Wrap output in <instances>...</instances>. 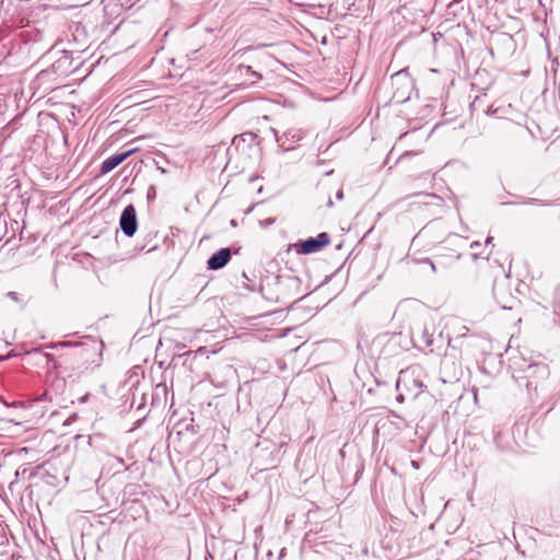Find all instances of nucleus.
I'll list each match as a JSON object with an SVG mask.
<instances>
[{
  "label": "nucleus",
  "instance_id": "f257e3e1",
  "mask_svg": "<svg viewBox=\"0 0 560 560\" xmlns=\"http://www.w3.org/2000/svg\"><path fill=\"white\" fill-rule=\"evenodd\" d=\"M45 348H71L70 351L60 354L58 359L51 353H43L48 364V369L58 373L66 372L68 368L78 372H83L91 366H100L102 362V347L95 342L88 346H77L69 341H61L46 345Z\"/></svg>",
  "mask_w": 560,
  "mask_h": 560
},
{
  "label": "nucleus",
  "instance_id": "1a4fd4ad",
  "mask_svg": "<svg viewBox=\"0 0 560 560\" xmlns=\"http://www.w3.org/2000/svg\"><path fill=\"white\" fill-rule=\"evenodd\" d=\"M231 259V250L230 248H221L217 253H214L208 259V269L210 270H219L223 268Z\"/></svg>",
  "mask_w": 560,
  "mask_h": 560
},
{
  "label": "nucleus",
  "instance_id": "4468645a",
  "mask_svg": "<svg viewBox=\"0 0 560 560\" xmlns=\"http://www.w3.org/2000/svg\"><path fill=\"white\" fill-rule=\"evenodd\" d=\"M7 296H8L9 299H11L12 301H14V302H20L19 295H18V293H16V292H14V291H10V292H8V293H7Z\"/></svg>",
  "mask_w": 560,
  "mask_h": 560
},
{
  "label": "nucleus",
  "instance_id": "2eb2a0df",
  "mask_svg": "<svg viewBox=\"0 0 560 560\" xmlns=\"http://www.w3.org/2000/svg\"><path fill=\"white\" fill-rule=\"evenodd\" d=\"M242 141H245V139H244V135L234 137V139H233V142H232V143H233L234 145L238 147V145H240V143H241Z\"/></svg>",
  "mask_w": 560,
  "mask_h": 560
},
{
  "label": "nucleus",
  "instance_id": "6ab92c4d",
  "mask_svg": "<svg viewBox=\"0 0 560 560\" xmlns=\"http://www.w3.org/2000/svg\"><path fill=\"white\" fill-rule=\"evenodd\" d=\"M47 397V392H45L40 397L37 398V400H43Z\"/></svg>",
  "mask_w": 560,
  "mask_h": 560
},
{
  "label": "nucleus",
  "instance_id": "5701e85b",
  "mask_svg": "<svg viewBox=\"0 0 560 560\" xmlns=\"http://www.w3.org/2000/svg\"><path fill=\"white\" fill-rule=\"evenodd\" d=\"M478 245H479L478 242H475V243L471 244V247L478 246Z\"/></svg>",
  "mask_w": 560,
  "mask_h": 560
},
{
  "label": "nucleus",
  "instance_id": "f3484780",
  "mask_svg": "<svg viewBox=\"0 0 560 560\" xmlns=\"http://www.w3.org/2000/svg\"><path fill=\"white\" fill-rule=\"evenodd\" d=\"M156 166H158V170H159L162 174H166V173H167V171H166L164 167L160 166L158 163H156Z\"/></svg>",
  "mask_w": 560,
  "mask_h": 560
},
{
  "label": "nucleus",
  "instance_id": "f03ea898",
  "mask_svg": "<svg viewBox=\"0 0 560 560\" xmlns=\"http://www.w3.org/2000/svg\"><path fill=\"white\" fill-rule=\"evenodd\" d=\"M424 371L419 365L402 370L396 383L398 390H405L412 399L418 398L427 388L423 383Z\"/></svg>",
  "mask_w": 560,
  "mask_h": 560
},
{
  "label": "nucleus",
  "instance_id": "f8f14e48",
  "mask_svg": "<svg viewBox=\"0 0 560 560\" xmlns=\"http://www.w3.org/2000/svg\"><path fill=\"white\" fill-rule=\"evenodd\" d=\"M156 197V190L154 186H150L147 191V198L148 200H154Z\"/></svg>",
  "mask_w": 560,
  "mask_h": 560
},
{
  "label": "nucleus",
  "instance_id": "aec40b11",
  "mask_svg": "<svg viewBox=\"0 0 560 560\" xmlns=\"http://www.w3.org/2000/svg\"><path fill=\"white\" fill-rule=\"evenodd\" d=\"M495 112H497V109L493 110L491 107H489L487 110V114H494Z\"/></svg>",
  "mask_w": 560,
  "mask_h": 560
},
{
  "label": "nucleus",
  "instance_id": "a211bd4d",
  "mask_svg": "<svg viewBox=\"0 0 560 560\" xmlns=\"http://www.w3.org/2000/svg\"><path fill=\"white\" fill-rule=\"evenodd\" d=\"M397 400H398V401H400V402H401V401H404V394H402V393H400V394L397 396Z\"/></svg>",
  "mask_w": 560,
  "mask_h": 560
},
{
  "label": "nucleus",
  "instance_id": "9d476101",
  "mask_svg": "<svg viewBox=\"0 0 560 560\" xmlns=\"http://www.w3.org/2000/svg\"><path fill=\"white\" fill-rule=\"evenodd\" d=\"M238 70L242 74H244V75L250 74L254 78V80L250 82L252 84L261 79V74L254 71L250 66L242 65L238 67Z\"/></svg>",
  "mask_w": 560,
  "mask_h": 560
},
{
  "label": "nucleus",
  "instance_id": "412c9836",
  "mask_svg": "<svg viewBox=\"0 0 560 560\" xmlns=\"http://www.w3.org/2000/svg\"><path fill=\"white\" fill-rule=\"evenodd\" d=\"M342 197H343L342 191H341V190H340V191H338V192H337V198H338V199H342Z\"/></svg>",
  "mask_w": 560,
  "mask_h": 560
},
{
  "label": "nucleus",
  "instance_id": "423d86ee",
  "mask_svg": "<svg viewBox=\"0 0 560 560\" xmlns=\"http://www.w3.org/2000/svg\"><path fill=\"white\" fill-rule=\"evenodd\" d=\"M120 229L126 236H132L138 228L137 212L132 205H128L120 215Z\"/></svg>",
  "mask_w": 560,
  "mask_h": 560
},
{
  "label": "nucleus",
  "instance_id": "6e6552de",
  "mask_svg": "<svg viewBox=\"0 0 560 560\" xmlns=\"http://www.w3.org/2000/svg\"><path fill=\"white\" fill-rule=\"evenodd\" d=\"M135 151H136V149H131V150H128V151H125V152H121L118 154H114V155L105 159L101 164L100 173L102 175L109 173L116 166H118L120 163H122Z\"/></svg>",
  "mask_w": 560,
  "mask_h": 560
},
{
  "label": "nucleus",
  "instance_id": "39448f33",
  "mask_svg": "<svg viewBox=\"0 0 560 560\" xmlns=\"http://www.w3.org/2000/svg\"><path fill=\"white\" fill-rule=\"evenodd\" d=\"M330 236L328 233H319L316 237H310L305 241L296 243L295 250L298 254L308 255L322 250L329 245Z\"/></svg>",
  "mask_w": 560,
  "mask_h": 560
},
{
  "label": "nucleus",
  "instance_id": "0eeeda50",
  "mask_svg": "<svg viewBox=\"0 0 560 560\" xmlns=\"http://www.w3.org/2000/svg\"><path fill=\"white\" fill-rule=\"evenodd\" d=\"M303 139V131L299 128H290L282 136H276L278 147L282 151L294 149L295 144Z\"/></svg>",
  "mask_w": 560,
  "mask_h": 560
},
{
  "label": "nucleus",
  "instance_id": "7ed1b4c3",
  "mask_svg": "<svg viewBox=\"0 0 560 560\" xmlns=\"http://www.w3.org/2000/svg\"><path fill=\"white\" fill-rule=\"evenodd\" d=\"M524 373V378L526 380L525 386L530 395L532 392L538 395V392L544 393L547 389L550 371L546 363L539 362L529 364Z\"/></svg>",
  "mask_w": 560,
  "mask_h": 560
},
{
  "label": "nucleus",
  "instance_id": "4be33fe9",
  "mask_svg": "<svg viewBox=\"0 0 560 560\" xmlns=\"http://www.w3.org/2000/svg\"><path fill=\"white\" fill-rule=\"evenodd\" d=\"M492 237L491 236H488L487 240H486V244H490L492 242Z\"/></svg>",
  "mask_w": 560,
  "mask_h": 560
},
{
  "label": "nucleus",
  "instance_id": "20e7f679",
  "mask_svg": "<svg viewBox=\"0 0 560 560\" xmlns=\"http://www.w3.org/2000/svg\"><path fill=\"white\" fill-rule=\"evenodd\" d=\"M390 88L392 101L402 104L410 98L415 83L407 70H400L390 77Z\"/></svg>",
  "mask_w": 560,
  "mask_h": 560
},
{
  "label": "nucleus",
  "instance_id": "dca6fc26",
  "mask_svg": "<svg viewBox=\"0 0 560 560\" xmlns=\"http://www.w3.org/2000/svg\"><path fill=\"white\" fill-rule=\"evenodd\" d=\"M275 222V219H268L265 222H260V225L268 226Z\"/></svg>",
  "mask_w": 560,
  "mask_h": 560
},
{
  "label": "nucleus",
  "instance_id": "ddd939ff",
  "mask_svg": "<svg viewBox=\"0 0 560 560\" xmlns=\"http://www.w3.org/2000/svg\"><path fill=\"white\" fill-rule=\"evenodd\" d=\"M419 262L429 265L431 270L433 272H435V270H436L435 265L430 258H422L421 260H419Z\"/></svg>",
  "mask_w": 560,
  "mask_h": 560
},
{
  "label": "nucleus",
  "instance_id": "9b49d317",
  "mask_svg": "<svg viewBox=\"0 0 560 560\" xmlns=\"http://www.w3.org/2000/svg\"><path fill=\"white\" fill-rule=\"evenodd\" d=\"M421 338L427 347L432 348V346L434 343V338H433V335L430 334L427 328L423 330ZM430 351L433 352L434 350L430 349Z\"/></svg>",
  "mask_w": 560,
  "mask_h": 560
}]
</instances>
